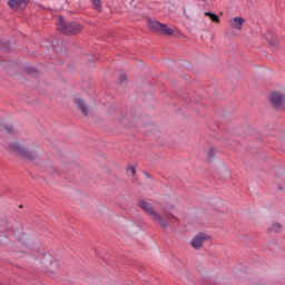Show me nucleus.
I'll return each mask as SVG.
<instances>
[{
  "instance_id": "obj_1",
  "label": "nucleus",
  "mask_w": 285,
  "mask_h": 285,
  "mask_svg": "<svg viewBox=\"0 0 285 285\" xmlns=\"http://www.w3.org/2000/svg\"><path fill=\"white\" fill-rule=\"evenodd\" d=\"M57 30L61 32L62 35H79L81 32V24L77 22H66V19L63 16H60L56 20Z\"/></svg>"
},
{
  "instance_id": "obj_2",
  "label": "nucleus",
  "mask_w": 285,
  "mask_h": 285,
  "mask_svg": "<svg viewBox=\"0 0 285 285\" xmlns=\"http://www.w3.org/2000/svg\"><path fill=\"white\" fill-rule=\"evenodd\" d=\"M9 149L12 150V153H17V155H20L22 159H27L28 161H35L37 157H39L37 151H30L28 148L19 145V142H12L9 145Z\"/></svg>"
},
{
  "instance_id": "obj_3",
  "label": "nucleus",
  "mask_w": 285,
  "mask_h": 285,
  "mask_svg": "<svg viewBox=\"0 0 285 285\" xmlns=\"http://www.w3.org/2000/svg\"><path fill=\"white\" fill-rule=\"evenodd\" d=\"M138 206L149 215V217L153 219V222H158L163 228H166V220L161 217V215L157 214L155 209H153V206L150 203L146 200H140Z\"/></svg>"
},
{
  "instance_id": "obj_4",
  "label": "nucleus",
  "mask_w": 285,
  "mask_h": 285,
  "mask_svg": "<svg viewBox=\"0 0 285 285\" xmlns=\"http://www.w3.org/2000/svg\"><path fill=\"white\" fill-rule=\"evenodd\" d=\"M147 26L151 32H159L160 35H167L168 37L173 35V29L159 21L148 20Z\"/></svg>"
},
{
  "instance_id": "obj_5",
  "label": "nucleus",
  "mask_w": 285,
  "mask_h": 285,
  "mask_svg": "<svg viewBox=\"0 0 285 285\" xmlns=\"http://www.w3.org/2000/svg\"><path fill=\"white\" fill-rule=\"evenodd\" d=\"M30 3V0H9L8 6L11 10H23L26 6Z\"/></svg>"
},
{
  "instance_id": "obj_6",
  "label": "nucleus",
  "mask_w": 285,
  "mask_h": 285,
  "mask_svg": "<svg viewBox=\"0 0 285 285\" xmlns=\"http://www.w3.org/2000/svg\"><path fill=\"white\" fill-rule=\"evenodd\" d=\"M206 239L207 238L204 233H199L193 238V240L190 242V246L198 250V248H202V246H204V242H206Z\"/></svg>"
},
{
  "instance_id": "obj_7",
  "label": "nucleus",
  "mask_w": 285,
  "mask_h": 285,
  "mask_svg": "<svg viewBox=\"0 0 285 285\" xmlns=\"http://www.w3.org/2000/svg\"><path fill=\"white\" fill-rule=\"evenodd\" d=\"M269 99L275 108H279L284 104V97L279 92H273Z\"/></svg>"
},
{
  "instance_id": "obj_8",
  "label": "nucleus",
  "mask_w": 285,
  "mask_h": 285,
  "mask_svg": "<svg viewBox=\"0 0 285 285\" xmlns=\"http://www.w3.org/2000/svg\"><path fill=\"white\" fill-rule=\"evenodd\" d=\"M244 21H246L242 17H235L234 19L230 20V26L234 30H242L244 26Z\"/></svg>"
},
{
  "instance_id": "obj_9",
  "label": "nucleus",
  "mask_w": 285,
  "mask_h": 285,
  "mask_svg": "<svg viewBox=\"0 0 285 285\" xmlns=\"http://www.w3.org/2000/svg\"><path fill=\"white\" fill-rule=\"evenodd\" d=\"M75 105L77 106V108H79L82 115L88 117V105H86V102L81 98L76 99Z\"/></svg>"
},
{
  "instance_id": "obj_10",
  "label": "nucleus",
  "mask_w": 285,
  "mask_h": 285,
  "mask_svg": "<svg viewBox=\"0 0 285 285\" xmlns=\"http://www.w3.org/2000/svg\"><path fill=\"white\" fill-rule=\"evenodd\" d=\"M47 262H50L49 271H55V268L59 266V262L56 259L52 261V256L50 254H46L43 257V264H46Z\"/></svg>"
},
{
  "instance_id": "obj_11",
  "label": "nucleus",
  "mask_w": 285,
  "mask_h": 285,
  "mask_svg": "<svg viewBox=\"0 0 285 285\" xmlns=\"http://www.w3.org/2000/svg\"><path fill=\"white\" fill-rule=\"evenodd\" d=\"M91 3L97 12H101V10H104V7L101 6V0H91Z\"/></svg>"
},
{
  "instance_id": "obj_12",
  "label": "nucleus",
  "mask_w": 285,
  "mask_h": 285,
  "mask_svg": "<svg viewBox=\"0 0 285 285\" xmlns=\"http://www.w3.org/2000/svg\"><path fill=\"white\" fill-rule=\"evenodd\" d=\"M206 17H209L214 23H219L220 19L219 16H217L216 13L213 12H205Z\"/></svg>"
},
{
  "instance_id": "obj_13",
  "label": "nucleus",
  "mask_w": 285,
  "mask_h": 285,
  "mask_svg": "<svg viewBox=\"0 0 285 285\" xmlns=\"http://www.w3.org/2000/svg\"><path fill=\"white\" fill-rule=\"evenodd\" d=\"M1 132H6L7 135H12L14 132V129L10 126L0 127Z\"/></svg>"
},
{
  "instance_id": "obj_14",
  "label": "nucleus",
  "mask_w": 285,
  "mask_h": 285,
  "mask_svg": "<svg viewBox=\"0 0 285 285\" xmlns=\"http://www.w3.org/2000/svg\"><path fill=\"white\" fill-rule=\"evenodd\" d=\"M271 230H272L273 233H279V230H282V225L275 223V224L272 225Z\"/></svg>"
},
{
  "instance_id": "obj_15",
  "label": "nucleus",
  "mask_w": 285,
  "mask_h": 285,
  "mask_svg": "<svg viewBox=\"0 0 285 285\" xmlns=\"http://www.w3.org/2000/svg\"><path fill=\"white\" fill-rule=\"evenodd\" d=\"M136 174H137V168H135V167L127 168V175L129 177H135Z\"/></svg>"
},
{
  "instance_id": "obj_16",
  "label": "nucleus",
  "mask_w": 285,
  "mask_h": 285,
  "mask_svg": "<svg viewBox=\"0 0 285 285\" xmlns=\"http://www.w3.org/2000/svg\"><path fill=\"white\" fill-rule=\"evenodd\" d=\"M214 158H215V149H210L207 153V161H213Z\"/></svg>"
},
{
  "instance_id": "obj_17",
  "label": "nucleus",
  "mask_w": 285,
  "mask_h": 285,
  "mask_svg": "<svg viewBox=\"0 0 285 285\" xmlns=\"http://www.w3.org/2000/svg\"><path fill=\"white\" fill-rule=\"evenodd\" d=\"M26 70L29 75H35V72H37V69H35L33 67H27Z\"/></svg>"
},
{
  "instance_id": "obj_18",
  "label": "nucleus",
  "mask_w": 285,
  "mask_h": 285,
  "mask_svg": "<svg viewBox=\"0 0 285 285\" xmlns=\"http://www.w3.org/2000/svg\"><path fill=\"white\" fill-rule=\"evenodd\" d=\"M17 226H18L17 223L14 225L10 226L9 230H11L12 235H14L17 233Z\"/></svg>"
},
{
  "instance_id": "obj_19",
  "label": "nucleus",
  "mask_w": 285,
  "mask_h": 285,
  "mask_svg": "<svg viewBox=\"0 0 285 285\" xmlns=\"http://www.w3.org/2000/svg\"><path fill=\"white\" fill-rule=\"evenodd\" d=\"M126 79H127L126 75H124V73L120 75V83H124V81H126Z\"/></svg>"
},
{
  "instance_id": "obj_20",
  "label": "nucleus",
  "mask_w": 285,
  "mask_h": 285,
  "mask_svg": "<svg viewBox=\"0 0 285 285\" xmlns=\"http://www.w3.org/2000/svg\"><path fill=\"white\" fill-rule=\"evenodd\" d=\"M170 208H175V206H170V207H168L166 210H170Z\"/></svg>"
}]
</instances>
